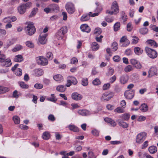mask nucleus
I'll use <instances>...</instances> for the list:
<instances>
[{
  "instance_id": "obj_1",
  "label": "nucleus",
  "mask_w": 158,
  "mask_h": 158,
  "mask_svg": "<svg viewBox=\"0 0 158 158\" xmlns=\"http://www.w3.org/2000/svg\"><path fill=\"white\" fill-rule=\"evenodd\" d=\"M111 11L107 10L106 13L112 15L113 14L116 15L119 12V8L118 4L116 1H114L111 7Z\"/></svg>"
},
{
  "instance_id": "obj_2",
  "label": "nucleus",
  "mask_w": 158,
  "mask_h": 158,
  "mask_svg": "<svg viewBox=\"0 0 158 158\" xmlns=\"http://www.w3.org/2000/svg\"><path fill=\"white\" fill-rule=\"evenodd\" d=\"M114 95L112 92H106L103 94L100 97V100L102 102H106L110 100Z\"/></svg>"
},
{
  "instance_id": "obj_3",
  "label": "nucleus",
  "mask_w": 158,
  "mask_h": 158,
  "mask_svg": "<svg viewBox=\"0 0 158 158\" xmlns=\"http://www.w3.org/2000/svg\"><path fill=\"white\" fill-rule=\"evenodd\" d=\"M145 50L148 56L151 58L155 59L157 56V52L153 49L146 47Z\"/></svg>"
},
{
  "instance_id": "obj_4",
  "label": "nucleus",
  "mask_w": 158,
  "mask_h": 158,
  "mask_svg": "<svg viewBox=\"0 0 158 158\" xmlns=\"http://www.w3.org/2000/svg\"><path fill=\"white\" fill-rule=\"evenodd\" d=\"M25 31L27 34L31 36L35 33L36 29L34 25L31 23H30L25 28Z\"/></svg>"
},
{
  "instance_id": "obj_5",
  "label": "nucleus",
  "mask_w": 158,
  "mask_h": 158,
  "mask_svg": "<svg viewBox=\"0 0 158 158\" xmlns=\"http://www.w3.org/2000/svg\"><path fill=\"white\" fill-rule=\"evenodd\" d=\"M147 135V133L144 132L139 133L136 136L135 142L137 143H141L146 139Z\"/></svg>"
},
{
  "instance_id": "obj_6",
  "label": "nucleus",
  "mask_w": 158,
  "mask_h": 158,
  "mask_svg": "<svg viewBox=\"0 0 158 158\" xmlns=\"http://www.w3.org/2000/svg\"><path fill=\"white\" fill-rule=\"evenodd\" d=\"M65 7L66 10L69 14H73L75 11L74 5L71 2H67L65 5Z\"/></svg>"
},
{
  "instance_id": "obj_7",
  "label": "nucleus",
  "mask_w": 158,
  "mask_h": 158,
  "mask_svg": "<svg viewBox=\"0 0 158 158\" xmlns=\"http://www.w3.org/2000/svg\"><path fill=\"white\" fill-rule=\"evenodd\" d=\"M38 63L41 65H46L48 64V61L46 58L43 56H40L37 57Z\"/></svg>"
},
{
  "instance_id": "obj_8",
  "label": "nucleus",
  "mask_w": 158,
  "mask_h": 158,
  "mask_svg": "<svg viewBox=\"0 0 158 158\" xmlns=\"http://www.w3.org/2000/svg\"><path fill=\"white\" fill-rule=\"evenodd\" d=\"M135 91L132 89L127 90L124 93V96L126 98L130 99L132 98L134 95Z\"/></svg>"
},
{
  "instance_id": "obj_9",
  "label": "nucleus",
  "mask_w": 158,
  "mask_h": 158,
  "mask_svg": "<svg viewBox=\"0 0 158 158\" xmlns=\"http://www.w3.org/2000/svg\"><path fill=\"white\" fill-rule=\"evenodd\" d=\"M77 113L79 115L82 116H87L91 114V111L86 109L79 110Z\"/></svg>"
},
{
  "instance_id": "obj_10",
  "label": "nucleus",
  "mask_w": 158,
  "mask_h": 158,
  "mask_svg": "<svg viewBox=\"0 0 158 158\" xmlns=\"http://www.w3.org/2000/svg\"><path fill=\"white\" fill-rule=\"evenodd\" d=\"M47 36V34L41 33L39 36V42L42 44H44L46 43L47 39L46 38Z\"/></svg>"
},
{
  "instance_id": "obj_11",
  "label": "nucleus",
  "mask_w": 158,
  "mask_h": 158,
  "mask_svg": "<svg viewBox=\"0 0 158 158\" xmlns=\"http://www.w3.org/2000/svg\"><path fill=\"white\" fill-rule=\"evenodd\" d=\"M130 62L137 69H140L142 67L140 63L135 59H131L130 60Z\"/></svg>"
},
{
  "instance_id": "obj_12",
  "label": "nucleus",
  "mask_w": 158,
  "mask_h": 158,
  "mask_svg": "<svg viewBox=\"0 0 158 158\" xmlns=\"http://www.w3.org/2000/svg\"><path fill=\"white\" fill-rule=\"evenodd\" d=\"M71 98L72 99L75 101H79L81 100L82 98V96L77 92H74L71 94Z\"/></svg>"
},
{
  "instance_id": "obj_13",
  "label": "nucleus",
  "mask_w": 158,
  "mask_h": 158,
  "mask_svg": "<svg viewBox=\"0 0 158 158\" xmlns=\"http://www.w3.org/2000/svg\"><path fill=\"white\" fill-rule=\"evenodd\" d=\"M1 63L2 66L6 67H9L12 64L11 60L9 58H7L6 59L5 58V60L1 62Z\"/></svg>"
},
{
  "instance_id": "obj_14",
  "label": "nucleus",
  "mask_w": 158,
  "mask_h": 158,
  "mask_svg": "<svg viewBox=\"0 0 158 158\" xmlns=\"http://www.w3.org/2000/svg\"><path fill=\"white\" fill-rule=\"evenodd\" d=\"M44 73L43 70L40 69H35L33 70V74L37 77L42 76Z\"/></svg>"
},
{
  "instance_id": "obj_15",
  "label": "nucleus",
  "mask_w": 158,
  "mask_h": 158,
  "mask_svg": "<svg viewBox=\"0 0 158 158\" xmlns=\"http://www.w3.org/2000/svg\"><path fill=\"white\" fill-rule=\"evenodd\" d=\"M157 69L156 67H152L150 68L148 71L149 76L152 77L157 75Z\"/></svg>"
},
{
  "instance_id": "obj_16",
  "label": "nucleus",
  "mask_w": 158,
  "mask_h": 158,
  "mask_svg": "<svg viewBox=\"0 0 158 158\" xmlns=\"http://www.w3.org/2000/svg\"><path fill=\"white\" fill-rule=\"evenodd\" d=\"M80 29L83 32L89 33L90 31V29L88 26L86 24H83L81 25Z\"/></svg>"
},
{
  "instance_id": "obj_17",
  "label": "nucleus",
  "mask_w": 158,
  "mask_h": 158,
  "mask_svg": "<svg viewBox=\"0 0 158 158\" xmlns=\"http://www.w3.org/2000/svg\"><path fill=\"white\" fill-rule=\"evenodd\" d=\"M128 79V76L127 75H124L120 77V81L122 84H124L127 82Z\"/></svg>"
},
{
  "instance_id": "obj_18",
  "label": "nucleus",
  "mask_w": 158,
  "mask_h": 158,
  "mask_svg": "<svg viewBox=\"0 0 158 158\" xmlns=\"http://www.w3.org/2000/svg\"><path fill=\"white\" fill-rule=\"evenodd\" d=\"M120 42L121 43L125 42L122 44V46L123 47H125L128 46L130 44L129 41L127 40L126 36H123L122 37L121 39Z\"/></svg>"
},
{
  "instance_id": "obj_19",
  "label": "nucleus",
  "mask_w": 158,
  "mask_h": 158,
  "mask_svg": "<svg viewBox=\"0 0 158 158\" xmlns=\"http://www.w3.org/2000/svg\"><path fill=\"white\" fill-rule=\"evenodd\" d=\"M26 8L24 4L20 5L18 8V10L20 14H23L25 13L26 11Z\"/></svg>"
},
{
  "instance_id": "obj_20",
  "label": "nucleus",
  "mask_w": 158,
  "mask_h": 158,
  "mask_svg": "<svg viewBox=\"0 0 158 158\" xmlns=\"http://www.w3.org/2000/svg\"><path fill=\"white\" fill-rule=\"evenodd\" d=\"M24 59L21 55H18L15 56L14 59V60L17 62H20L23 61Z\"/></svg>"
},
{
  "instance_id": "obj_21",
  "label": "nucleus",
  "mask_w": 158,
  "mask_h": 158,
  "mask_svg": "<svg viewBox=\"0 0 158 158\" xmlns=\"http://www.w3.org/2000/svg\"><path fill=\"white\" fill-rule=\"evenodd\" d=\"M119 125L124 128H127L128 127V124L122 121L120 119H118L117 121Z\"/></svg>"
},
{
  "instance_id": "obj_22",
  "label": "nucleus",
  "mask_w": 158,
  "mask_h": 158,
  "mask_svg": "<svg viewBox=\"0 0 158 158\" xmlns=\"http://www.w3.org/2000/svg\"><path fill=\"white\" fill-rule=\"evenodd\" d=\"M17 19L16 17L14 16H10L4 19L3 21L6 22L8 21H10L11 22H13L15 21Z\"/></svg>"
},
{
  "instance_id": "obj_23",
  "label": "nucleus",
  "mask_w": 158,
  "mask_h": 158,
  "mask_svg": "<svg viewBox=\"0 0 158 158\" xmlns=\"http://www.w3.org/2000/svg\"><path fill=\"white\" fill-rule=\"evenodd\" d=\"M104 121L109 123L113 126H115L116 123L111 118H106L104 119Z\"/></svg>"
},
{
  "instance_id": "obj_24",
  "label": "nucleus",
  "mask_w": 158,
  "mask_h": 158,
  "mask_svg": "<svg viewBox=\"0 0 158 158\" xmlns=\"http://www.w3.org/2000/svg\"><path fill=\"white\" fill-rule=\"evenodd\" d=\"M53 79L55 81L59 82H61L63 80V77L60 74H57L54 76Z\"/></svg>"
},
{
  "instance_id": "obj_25",
  "label": "nucleus",
  "mask_w": 158,
  "mask_h": 158,
  "mask_svg": "<svg viewBox=\"0 0 158 158\" xmlns=\"http://www.w3.org/2000/svg\"><path fill=\"white\" fill-rule=\"evenodd\" d=\"M66 89L65 86L64 85H59L56 87V90L60 92H64Z\"/></svg>"
},
{
  "instance_id": "obj_26",
  "label": "nucleus",
  "mask_w": 158,
  "mask_h": 158,
  "mask_svg": "<svg viewBox=\"0 0 158 158\" xmlns=\"http://www.w3.org/2000/svg\"><path fill=\"white\" fill-rule=\"evenodd\" d=\"M148 151L151 154H154L157 151V147L154 146H152L149 147Z\"/></svg>"
},
{
  "instance_id": "obj_27",
  "label": "nucleus",
  "mask_w": 158,
  "mask_h": 158,
  "mask_svg": "<svg viewBox=\"0 0 158 158\" xmlns=\"http://www.w3.org/2000/svg\"><path fill=\"white\" fill-rule=\"evenodd\" d=\"M134 52L136 55H140L143 52V50L139 47H136L134 48Z\"/></svg>"
},
{
  "instance_id": "obj_28",
  "label": "nucleus",
  "mask_w": 158,
  "mask_h": 158,
  "mask_svg": "<svg viewBox=\"0 0 158 158\" xmlns=\"http://www.w3.org/2000/svg\"><path fill=\"white\" fill-rule=\"evenodd\" d=\"M9 90L8 88L0 86V94H4Z\"/></svg>"
},
{
  "instance_id": "obj_29",
  "label": "nucleus",
  "mask_w": 158,
  "mask_h": 158,
  "mask_svg": "<svg viewBox=\"0 0 158 158\" xmlns=\"http://www.w3.org/2000/svg\"><path fill=\"white\" fill-rule=\"evenodd\" d=\"M99 46L96 42H93L91 45V48L93 50L96 51L98 49Z\"/></svg>"
},
{
  "instance_id": "obj_30",
  "label": "nucleus",
  "mask_w": 158,
  "mask_h": 158,
  "mask_svg": "<svg viewBox=\"0 0 158 158\" xmlns=\"http://www.w3.org/2000/svg\"><path fill=\"white\" fill-rule=\"evenodd\" d=\"M90 19V16L88 14H85L83 15L81 17V20L82 21H86L89 20Z\"/></svg>"
},
{
  "instance_id": "obj_31",
  "label": "nucleus",
  "mask_w": 158,
  "mask_h": 158,
  "mask_svg": "<svg viewBox=\"0 0 158 158\" xmlns=\"http://www.w3.org/2000/svg\"><path fill=\"white\" fill-rule=\"evenodd\" d=\"M147 42L151 46L154 47H157V43L154 40H148L147 41Z\"/></svg>"
},
{
  "instance_id": "obj_32",
  "label": "nucleus",
  "mask_w": 158,
  "mask_h": 158,
  "mask_svg": "<svg viewBox=\"0 0 158 158\" xmlns=\"http://www.w3.org/2000/svg\"><path fill=\"white\" fill-rule=\"evenodd\" d=\"M69 128L71 131L75 132L79 131V129L77 127L74 125H70L69 126Z\"/></svg>"
},
{
  "instance_id": "obj_33",
  "label": "nucleus",
  "mask_w": 158,
  "mask_h": 158,
  "mask_svg": "<svg viewBox=\"0 0 158 158\" xmlns=\"http://www.w3.org/2000/svg\"><path fill=\"white\" fill-rule=\"evenodd\" d=\"M148 106L147 105L145 104H142L139 107L140 110L143 112H146L148 110Z\"/></svg>"
},
{
  "instance_id": "obj_34",
  "label": "nucleus",
  "mask_w": 158,
  "mask_h": 158,
  "mask_svg": "<svg viewBox=\"0 0 158 158\" xmlns=\"http://www.w3.org/2000/svg\"><path fill=\"white\" fill-rule=\"evenodd\" d=\"M51 11H55L58 9V5L56 4H52L49 6Z\"/></svg>"
},
{
  "instance_id": "obj_35",
  "label": "nucleus",
  "mask_w": 158,
  "mask_h": 158,
  "mask_svg": "<svg viewBox=\"0 0 158 158\" xmlns=\"http://www.w3.org/2000/svg\"><path fill=\"white\" fill-rule=\"evenodd\" d=\"M47 99L48 101L53 102H55L57 101V99L56 98L54 94H51V97L47 98Z\"/></svg>"
},
{
  "instance_id": "obj_36",
  "label": "nucleus",
  "mask_w": 158,
  "mask_h": 158,
  "mask_svg": "<svg viewBox=\"0 0 158 158\" xmlns=\"http://www.w3.org/2000/svg\"><path fill=\"white\" fill-rule=\"evenodd\" d=\"M22 47L20 45H16L12 49V51L14 52H15L20 50L22 48Z\"/></svg>"
},
{
  "instance_id": "obj_37",
  "label": "nucleus",
  "mask_w": 158,
  "mask_h": 158,
  "mask_svg": "<svg viewBox=\"0 0 158 158\" xmlns=\"http://www.w3.org/2000/svg\"><path fill=\"white\" fill-rule=\"evenodd\" d=\"M67 27L66 26H64L61 27L58 31L64 35L67 32Z\"/></svg>"
},
{
  "instance_id": "obj_38",
  "label": "nucleus",
  "mask_w": 158,
  "mask_h": 158,
  "mask_svg": "<svg viewBox=\"0 0 158 158\" xmlns=\"http://www.w3.org/2000/svg\"><path fill=\"white\" fill-rule=\"evenodd\" d=\"M50 134L49 132H45L43 133L42 135V138L44 139H48L50 137Z\"/></svg>"
},
{
  "instance_id": "obj_39",
  "label": "nucleus",
  "mask_w": 158,
  "mask_h": 158,
  "mask_svg": "<svg viewBox=\"0 0 158 158\" xmlns=\"http://www.w3.org/2000/svg\"><path fill=\"white\" fill-rule=\"evenodd\" d=\"M120 26V23L119 22L116 23L114 26V31H116L119 29Z\"/></svg>"
},
{
  "instance_id": "obj_40",
  "label": "nucleus",
  "mask_w": 158,
  "mask_h": 158,
  "mask_svg": "<svg viewBox=\"0 0 158 158\" xmlns=\"http://www.w3.org/2000/svg\"><path fill=\"white\" fill-rule=\"evenodd\" d=\"M14 123L15 124H19L20 122V118L17 116H14L13 118Z\"/></svg>"
},
{
  "instance_id": "obj_41",
  "label": "nucleus",
  "mask_w": 158,
  "mask_h": 158,
  "mask_svg": "<svg viewBox=\"0 0 158 158\" xmlns=\"http://www.w3.org/2000/svg\"><path fill=\"white\" fill-rule=\"evenodd\" d=\"M19 83L20 86L23 88L28 89L29 87L28 85L26 84L23 82H20Z\"/></svg>"
},
{
  "instance_id": "obj_42",
  "label": "nucleus",
  "mask_w": 158,
  "mask_h": 158,
  "mask_svg": "<svg viewBox=\"0 0 158 158\" xmlns=\"http://www.w3.org/2000/svg\"><path fill=\"white\" fill-rule=\"evenodd\" d=\"M97 7L95 11L97 12L98 13H100L102 10V7L99 5V4L98 2H96L95 3Z\"/></svg>"
},
{
  "instance_id": "obj_43",
  "label": "nucleus",
  "mask_w": 158,
  "mask_h": 158,
  "mask_svg": "<svg viewBox=\"0 0 158 158\" xmlns=\"http://www.w3.org/2000/svg\"><path fill=\"white\" fill-rule=\"evenodd\" d=\"M139 32L141 34L144 35L148 32V30L147 28H143L140 29Z\"/></svg>"
},
{
  "instance_id": "obj_44",
  "label": "nucleus",
  "mask_w": 158,
  "mask_h": 158,
  "mask_svg": "<svg viewBox=\"0 0 158 158\" xmlns=\"http://www.w3.org/2000/svg\"><path fill=\"white\" fill-rule=\"evenodd\" d=\"M64 35H63L60 32L58 31L56 33V38L58 40H62L64 37Z\"/></svg>"
},
{
  "instance_id": "obj_45",
  "label": "nucleus",
  "mask_w": 158,
  "mask_h": 158,
  "mask_svg": "<svg viewBox=\"0 0 158 158\" xmlns=\"http://www.w3.org/2000/svg\"><path fill=\"white\" fill-rule=\"evenodd\" d=\"M68 78H69L70 80L71 81V82L73 84L75 85L77 84V80L75 77L69 76L68 77Z\"/></svg>"
},
{
  "instance_id": "obj_46",
  "label": "nucleus",
  "mask_w": 158,
  "mask_h": 158,
  "mask_svg": "<svg viewBox=\"0 0 158 158\" xmlns=\"http://www.w3.org/2000/svg\"><path fill=\"white\" fill-rule=\"evenodd\" d=\"M114 73V69L111 67H110L108 69V73H106V75L108 76L112 75Z\"/></svg>"
},
{
  "instance_id": "obj_47",
  "label": "nucleus",
  "mask_w": 158,
  "mask_h": 158,
  "mask_svg": "<svg viewBox=\"0 0 158 158\" xmlns=\"http://www.w3.org/2000/svg\"><path fill=\"white\" fill-rule=\"evenodd\" d=\"M120 117L123 120H127L130 118V115L128 114H124L122 115Z\"/></svg>"
},
{
  "instance_id": "obj_48",
  "label": "nucleus",
  "mask_w": 158,
  "mask_h": 158,
  "mask_svg": "<svg viewBox=\"0 0 158 158\" xmlns=\"http://www.w3.org/2000/svg\"><path fill=\"white\" fill-rule=\"evenodd\" d=\"M43 87V85L41 83H36L34 85V88L38 89H42Z\"/></svg>"
},
{
  "instance_id": "obj_49",
  "label": "nucleus",
  "mask_w": 158,
  "mask_h": 158,
  "mask_svg": "<svg viewBox=\"0 0 158 158\" xmlns=\"http://www.w3.org/2000/svg\"><path fill=\"white\" fill-rule=\"evenodd\" d=\"M26 45L30 48H33L34 46V44L31 41H28L26 42Z\"/></svg>"
},
{
  "instance_id": "obj_50",
  "label": "nucleus",
  "mask_w": 158,
  "mask_h": 158,
  "mask_svg": "<svg viewBox=\"0 0 158 158\" xmlns=\"http://www.w3.org/2000/svg\"><path fill=\"white\" fill-rule=\"evenodd\" d=\"M22 70L21 69L18 68L16 69L15 74L18 76H20L22 75Z\"/></svg>"
},
{
  "instance_id": "obj_51",
  "label": "nucleus",
  "mask_w": 158,
  "mask_h": 158,
  "mask_svg": "<svg viewBox=\"0 0 158 158\" xmlns=\"http://www.w3.org/2000/svg\"><path fill=\"white\" fill-rule=\"evenodd\" d=\"M21 95V93H20L18 92V91L17 90H15L13 94V96L14 98H17L19 96Z\"/></svg>"
},
{
  "instance_id": "obj_52",
  "label": "nucleus",
  "mask_w": 158,
  "mask_h": 158,
  "mask_svg": "<svg viewBox=\"0 0 158 158\" xmlns=\"http://www.w3.org/2000/svg\"><path fill=\"white\" fill-rule=\"evenodd\" d=\"M132 70V66L130 65H128L125 67L124 70L126 73H128Z\"/></svg>"
},
{
  "instance_id": "obj_53",
  "label": "nucleus",
  "mask_w": 158,
  "mask_h": 158,
  "mask_svg": "<svg viewBox=\"0 0 158 158\" xmlns=\"http://www.w3.org/2000/svg\"><path fill=\"white\" fill-rule=\"evenodd\" d=\"M88 158H96V157L92 151H89L88 152Z\"/></svg>"
},
{
  "instance_id": "obj_54",
  "label": "nucleus",
  "mask_w": 158,
  "mask_h": 158,
  "mask_svg": "<svg viewBox=\"0 0 158 158\" xmlns=\"http://www.w3.org/2000/svg\"><path fill=\"white\" fill-rule=\"evenodd\" d=\"M88 83L87 78H83L81 80V84L83 86L87 85Z\"/></svg>"
},
{
  "instance_id": "obj_55",
  "label": "nucleus",
  "mask_w": 158,
  "mask_h": 158,
  "mask_svg": "<svg viewBox=\"0 0 158 158\" xmlns=\"http://www.w3.org/2000/svg\"><path fill=\"white\" fill-rule=\"evenodd\" d=\"M110 85L109 83L104 84L102 87L103 89L104 90L108 89L110 88Z\"/></svg>"
},
{
  "instance_id": "obj_56",
  "label": "nucleus",
  "mask_w": 158,
  "mask_h": 158,
  "mask_svg": "<svg viewBox=\"0 0 158 158\" xmlns=\"http://www.w3.org/2000/svg\"><path fill=\"white\" fill-rule=\"evenodd\" d=\"M46 57L48 58L51 60L53 58V55L51 52H49L47 53Z\"/></svg>"
},
{
  "instance_id": "obj_57",
  "label": "nucleus",
  "mask_w": 158,
  "mask_h": 158,
  "mask_svg": "<svg viewBox=\"0 0 158 158\" xmlns=\"http://www.w3.org/2000/svg\"><path fill=\"white\" fill-rule=\"evenodd\" d=\"M132 42L135 44H137L139 40L138 37L135 36H132Z\"/></svg>"
},
{
  "instance_id": "obj_58",
  "label": "nucleus",
  "mask_w": 158,
  "mask_h": 158,
  "mask_svg": "<svg viewBox=\"0 0 158 158\" xmlns=\"http://www.w3.org/2000/svg\"><path fill=\"white\" fill-rule=\"evenodd\" d=\"M78 60L75 57H73L70 60V63L72 64H76Z\"/></svg>"
},
{
  "instance_id": "obj_59",
  "label": "nucleus",
  "mask_w": 158,
  "mask_h": 158,
  "mask_svg": "<svg viewBox=\"0 0 158 158\" xmlns=\"http://www.w3.org/2000/svg\"><path fill=\"white\" fill-rule=\"evenodd\" d=\"M148 141H145L141 145V148L142 149H144L146 148L148 146Z\"/></svg>"
},
{
  "instance_id": "obj_60",
  "label": "nucleus",
  "mask_w": 158,
  "mask_h": 158,
  "mask_svg": "<svg viewBox=\"0 0 158 158\" xmlns=\"http://www.w3.org/2000/svg\"><path fill=\"white\" fill-rule=\"evenodd\" d=\"M117 45V43L116 42H114L113 43L112 45V49L114 51L117 50L118 49Z\"/></svg>"
},
{
  "instance_id": "obj_61",
  "label": "nucleus",
  "mask_w": 158,
  "mask_h": 158,
  "mask_svg": "<svg viewBox=\"0 0 158 158\" xmlns=\"http://www.w3.org/2000/svg\"><path fill=\"white\" fill-rule=\"evenodd\" d=\"M38 10V9L37 8H34L33 10H32L31 12V13L30 15V17L33 16L34 15H35V14H36V12Z\"/></svg>"
},
{
  "instance_id": "obj_62",
  "label": "nucleus",
  "mask_w": 158,
  "mask_h": 158,
  "mask_svg": "<svg viewBox=\"0 0 158 158\" xmlns=\"http://www.w3.org/2000/svg\"><path fill=\"white\" fill-rule=\"evenodd\" d=\"M122 14L123 15H122L121 18L123 22H125L127 19V16L125 14V13L123 11L122 12Z\"/></svg>"
},
{
  "instance_id": "obj_63",
  "label": "nucleus",
  "mask_w": 158,
  "mask_h": 158,
  "mask_svg": "<svg viewBox=\"0 0 158 158\" xmlns=\"http://www.w3.org/2000/svg\"><path fill=\"white\" fill-rule=\"evenodd\" d=\"M93 83L94 85H97L100 84V81L99 79L96 78L93 81Z\"/></svg>"
},
{
  "instance_id": "obj_64",
  "label": "nucleus",
  "mask_w": 158,
  "mask_h": 158,
  "mask_svg": "<svg viewBox=\"0 0 158 158\" xmlns=\"http://www.w3.org/2000/svg\"><path fill=\"white\" fill-rule=\"evenodd\" d=\"M114 111L119 113H121L123 112V110L120 107H118L114 110Z\"/></svg>"
}]
</instances>
